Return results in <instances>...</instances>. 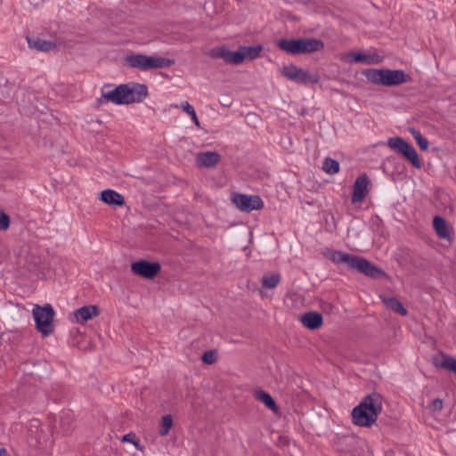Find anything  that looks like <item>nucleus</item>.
Listing matches in <instances>:
<instances>
[{"mask_svg": "<svg viewBox=\"0 0 456 456\" xmlns=\"http://www.w3.org/2000/svg\"><path fill=\"white\" fill-rule=\"evenodd\" d=\"M381 411L382 396L379 393H371L353 409V423L360 427H370L376 422Z\"/></svg>", "mask_w": 456, "mask_h": 456, "instance_id": "1", "label": "nucleus"}, {"mask_svg": "<svg viewBox=\"0 0 456 456\" xmlns=\"http://www.w3.org/2000/svg\"><path fill=\"white\" fill-rule=\"evenodd\" d=\"M277 46L289 53H311L323 49L324 44L322 40L316 38H297V39H281L277 42Z\"/></svg>", "mask_w": 456, "mask_h": 456, "instance_id": "2", "label": "nucleus"}, {"mask_svg": "<svg viewBox=\"0 0 456 456\" xmlns=\"http://www.w3.org/2000/svg\"><path fill=\"white\" fill-rule=\"evenodd\" d=\"M175 63L174 60L159 57L147 56L142 53L127 55L125 58V64L132 69L147 71L153 69L169 68Z\"/></svg>", "mask_w": 456, "mask_h": 456, "instance_id": "3", "label": "nucleus"}, {"mask_svg": "<svg viewBox=\"0 0 456 456\" xmlns=\"http://www.w3.org/2000/svg\"><path fill=\"white\" fill-rule=\"evenodd\" d=\"M32 314L36 322L37 330L44 336L51 335L54 327L53 324L54 317V310L49 304L40 306L36 305L33 308Z\"/></svg>", "mask_w": 456, "mask_h": 456, "instance_id": "4", "label": "nucleus"}, {"mask_svg": "<svg viewBox=\"0 0 456 456\" xmlns=\"http://www.w3.org/2000/svg\"><path fill=\"white\" fill-rule=\"evenodd\" d=\"M387 145L394 151L403 155L414 167L421 168L422 163L415 148L402 137L395 136L387 140Z\"/></svg>", "mask_w": 456, "mask_h": 456, "instance_id": "5", "label": "nucleus"}, {"mask_svg": "<svg viewBox=\"0 0 456 456\" xmlns=\"http://www.w3.org/2000/svg\"><path fill=\"white\" fill-rule=\"evenodd\" d=\"M281 73L286 78L297 84H316L319 81V76L317 74L297 68L294 64L282 67Z\"/></svg>", "mask_w": 456, "mask_h": 456, "instance_id": "6", "label": "nucleus"}, {"mask_svg": "<svg viewBox=\"0 0 456 456\" xmlns=\"http://www.w3.org/2000/svg\"><path fill=\"white\" fill-rule=\"evenodd\" d=\"M349 269L356 270L357 272L370 278H379L385 275V273L371 262L363 256L354 255H353L351 263H349Z\"/></svg>", "mask_w": 456, "mask_h": 456, "instance_id": "7", "label": "nucleus"}, {"mask_svg": "<svg viewBox=\"0 0 456 456\" xmlns=\"http://www.w3.org/2000/svg\"><path fill=\"white\" fill-rule=\"evenodd\" d=\"M161 266L159 262H150L145 259L134 262L131 265V272L142 278L151 280L160 272Z\"/></svg>", "mask_w": 456, "mask_h": 456, "instance_id": "8", "label": "nucleus"}, {"mask_svg": "<svg viewBox=\"0 0 456 456\" xmlns=\"http://www.w3.org/2000/svg\"><path fill=\"white\" fill-rule=\"evenodd\" d=\"M233 202L241 211L251 212L264 208V201L257 195L237 194Z\"/></svg>", "mask_w": 456, "mask_h": 456, "instance_id": "9", "label": "nucleus"}, {"mask_svg": "<svg viewBox=\"0 0 456 456\" xmlns=\"http://www.w3.org/2000/svg\"><path fill=\"white\" fill-rule=\"evenodd\" d=\"M128 92L126 90V84L119 85L108 92L102 90V96L97 100V103L100 105L103 102H111L118 105L127 104L126 96Z\"/></svg>", "mask_w": 456, "mask_h": 456, "instance_id": "10", "label": "nucleus"}, {"mask_svg": "<svg viewBox=\"0 0 456 456\" xmlns=\"http://www.w3.org/2000/svg\"><path fill=\"white\" fill-rule=\"evenodd\" d=\"M208 55L214 59H223L227 63L240 64L243 62V56L238 51H231L225 46H217L210 50Z\"/></svg>", "mask_w": 456, "mask_h": 456, "instance_id": "11", "label": "nucleus"}, {"mask_svg": "<svg viewBox=\"0 0 456 456\" xmlns=\"http://www.w3.org/2000/svg\"><path fill=\"white\" fill-rule=\"evenodd\" d=\"M411 77L402 69H384L383 86H395L411 82Z\"/></svg>", "mask_w": 456, "mask_h": 456, "instance_id": "12", "label": "nucleus"}, {"mask_svg": "<svg viewBox=\"0 0 456 456\" xmlns=\"http://www.w3.org/2000/svg\"><path fill=\"white\" fill-rule=\"evenodd\" d=\"M370 180L366 174L359 175L353 185L352 202L358 203L363 200L368 194V186Z\"/></svg>", "mask_w": 456, "mask_h": 456, "instance_id": "13", "label": "nucleus"}, {"mask_svg": "<svg viewBox=\"0 0 456 456\" xmlns=\"http://www.w3.org/2000/svg\"><path fill=\"white\" fill-rule=\"evenodd\" d=\"M128 94L126 103L142 102L148 96V87L144 84L131 83L126 84Z\"/></svg>", "mask_w": 456, "mask_h": 456, "instance_id": "14", "label": "nucleus"}, {"mask_svg": "<svg viewBox=\"0 0 456 456\" xmlns=\"http://www.w3.org/2000/svg\"><path fill=\"white\" fill-rule=\"evenodd\" d=\"M301 323L311 330L321 328L323 324L322 315L315 311H310L302 314L299 318Z\"/></svg>", "mask_w": 456, "mask_h": 456, "instance_id": "15", "label": "nucleus"}, {"mask_svg": "<svg viewBox=\"0 0 456 456\" xmlns=\"http://www.w3.org/2000/svg\"><path fill=\"white\" fill-rule=\"evenodd\" d=\"M100 314V309L96 305H85L74 312V316L78 323H85Z\"/></svg>", "mask_w": 456, "mask_h": 456, "instance_id": "16", "label": "nucleus"}, {"mask_svg": "<svg viewBox=\"0 0 456 456\" xmlns=\"http://www.w3.org/2000/svg\"><path fill=\"white\" fill-rule=\"evenodd\" d=\"M220 160V154L214 151L200 152L196 158L197 165L200 167H215Z\"/></svg>", "mask_w": 456, "mask_h": 456, "instance_id": "17", "label": "nucleus"}, {"mask_svg": "<svg viewBox=\"0 0 456 456\" xmlns=\"http://www.w3.org/2000/svg\"><path fill=\"white\" fill-rule=\"evenodd\" d=\"M100 200L103 201L105 204L110 206L121 207L125 204L124 196L111 189H106L102 191L101 192Z\"/></svg>", "mask_w": 456, "mask_h": 456, "instance_id": "18", "label": "nucleus"}, {"mask_svg": "<svg viewBox=\"0 0 456 456\" xmlns=\"http://www.w3.org/2000/svg\"><path fill=\"white\" fill-rule=\"evenodd\" d=\"M433 226L439 238L451 240L450 228L444 218L436 216L433 219Z\"/></svg>", "mask_w": 456, "mask_h": 456, "instance_id": "19", "label": "nucleus"}, {"mask_svg": "<svg viewBox=\"0 0 456 456\" xmlns=\"http://www.w3.org/2000/svg\"><path fill=\"white\" fill-rule=\"evenodd\" d=\"M382 302L384 305L390 310L394 311L395 313L402 315L406 316L408 314L407 309L403 305V304L394 297H380Z\"/></svg>", "mask_w": 456, "mask_h": 456, "instance_id": "20", "label": "nucleus"}, {"mask_svg": "<svg viewBox=\"0 0 456 456\" xmlns=\"http://www.w3.org/2000/svg\"><path fill=\"white\" fill-rule=\"evenodd\" d=\"M28 46L41 52H48L55 49L56 44L50 40L28 37Z\"/></svg>", "mask_w": 456, "mask_h": 456, "instance_id": "21", "label": "nucleus"}, {"mask_svg": "<svg viewBox=\"0 0 456 456\" xmlns=\"http://www.w3.org/2000/svg\"><path fill=\"white\" fill-rule=\"evenodd\" d=\"M362 74L370 83L383 86L384 69H367L362 71Z\"/></svg>", "mask_w": 456, "mask_h": 456, "instance_id": "22", "label": "nucleus"}, {"mask_svg": "<svg viewBox=\"0 0 456 456\" xmlns=\"http://www.w3.org/2000/svg\"><path fill=\"white\" fill-rule=\"evenodd\" d=\"M262 51L263 46L261 45L252 46H240L239 48V52L243 56V61L247 59L255 60L260 55Z\"/></svg>", "mask_w": 456, "mask_h": 456, "instance_id": "23", "label": "nucleus"}, {"mask_svg": "<svg viewBox=\"0 0 456 456\" xmlns=\"http://www.w3.org/2000/svg\"><path fill=\"white\" fill-rule=\"evenodd\" d=\"M255 397L257 401L263 403L268 409L276 411L278 410L277 404L273 398L264 390H256L255 392Z\"/></svg>", "mask_w": 456, "mask_h": 456, "instance_id": "24", "label": "nucleus"}, {"mask_svg": "<svg viewBox=\"0 0 456 456\" xmlns=\"http://www.w3.org/2000/svg\"><path fill=\"white\" fill-rule=\"evenodd\" d=\"M357 439L354 436H344L339 438L338 443V450L345 452H354Z\"/></svg>", "mask_w": 456, "mask_h": 456, "instance_id": "25", "label": "nucleus"}, {"mask_svg": "<svg viewBox=\"0 0 456 456\" xmlns=\"http://www.w3.org/2000/svg\"><path fill=\"white\" fill-rule=\"evenodd\" d=\"M353 255L344 253L340 250H332L329 256V258L335 264H346L349 267Z\"/></svg>", "mask_w": 456, "mask_h": 456, "instance_id": "26", "label": "nucleus"}, {"mask_svg": "<svg viewBox=\"0 0 456 456\" xmlns=\"http://www.w3.org/2000/svg\"><path fill=\"white\" fill-rule=\"evenodd\" d=\"M351 61L362 62L366 64L379 63L380 59L378 55H368L362 53H353L350 54Z\"/></svg>", "mask_w": 456, "mask_h": 456, "instance_id": "27", "label": "nucleus"}, {"mask_svg": "<svg viewBox=\"0 0 456 456\" xmlns=\"http://www.w3.org/2000/svg\"><path fill=\"white\" fill-rule=\"evenodd\" d=\"M281 281L279 273H266L262 277V286L265 289H274Z\"/></svg>", "mask_w": 456, "mask_h": 456, "instance_id": "28", "label": "nucleus"}, {"mask_svg": "<svg viewBox=\"0 0 456 456\" xmlns=\"http://www.w3.org/2000/svg\"><path fill=\"white\" fill-rule=\"evenodd\" d=\"M322 169L330 175H335L339 172V163L334 159L327 157L323 160Z\"/></svg>", "mask_w": 456, "mask_h": 456, "instance_id": "29", "label": "nucleus"}, {"mask_svg": "<svg viewBox=\"0 0 456 456\" xmlns=\"http://www.w3.org/2000/svg\"><path fill=\"white\" fill-rule=\"evenodd\" d=\"M411 134L415 139L417 144L422 151H426L428 148V141L427 138H425L421 133L415 128H411Z\"/></svg>", "mask_w": 456, "mask_h": 456, "instance_id": "30", "label": "nucleus"}, {"mask_svg": "<svg viewBox=\"0 0 456 456\" xmlns=\"http://www.w3.org/2000/svg\"><path fill=\"white\" fill-rule=\"evenodd\" d=\"M172 425H173V419L171 417V415H165L162 417L161 419V422H160V429L159 431V435L161 436H165L168 434L170 428H172Z\"/></svg>", "mask_w": 456, "mask_h": 456, "instance_id": "31", "label": "nucleus"}, {"mask_svg": "<svg viewBox=\"0 0 456 456\" xmlns=\"http://www.w3.org/2000/svg\"><path fill=\"white\" fill-rule=\"evenodd\" d=\"M440 366L452 371L456 366V359L450 355H443V362Z\"/></svg>", "mask_w": 456, "mask_h": 456, "instance_id": "32", "label": "nucleus"}, {"mask_svg": "<svg viewBox=\"0 0 456 456\" xmlns=\"http://www.w3.org/2000/svg\"><path fill=\"white\" fill-rule=\"evenodd\" d=\"M10 216L0 208V232L6 231L10 227Z\"/></svg>", "mask_w": 456, "mask_h": 456, "instance_id": "33", "label": "nucleus"}, {"mask_svg": "<svg viewBox=\"0 0 456 456\" xmlns=\"http://www.w3.org/2000/svg\"><path fill=\"white\" fill-rule=\"evenodd\" d=\"M201 359H202L203 362H205L207 364H212V363L216 362V352L212 351V350L206 351L202 354Z\"/></svg>", "mask_w": 456, "mask_h": 456, "instance_id": "34", "label": "nucleus"}, {"mask_svg": "<svg viewBox=\"0 0 456 456\" xmlns=\"http://www.w3.org/2000/svg\"><path fill=\"white\" fill-rule=\"evenodd\" d=\"M443 400L439 398L434 399L428 406L429 410L433 412H440L443 410Z\"/></svg>", "mask_w": 456, "mask_h": 456, "instance_id": "35", "label": "nucleus"}, {"mask_svg": "<svg viewBox=\"0 0 456 456\" xmlns=\"http://www.w3.org/2000/svg\"><path fill=\"white\" fill-rule=\"evenodd\" d=\"M181 108L183 109V110L187 113L189 116H191L192 114H194L196 111L193 108L192 105H191L188 102H183L181 103Z\"/></svg>", "mask_w": 456, "mask_h": 456, "instance_id": "36", "label": "nucleus"}, {"mask_svg": "<svg viewBox=\"0 0 456 456\" xmlns=\"http://www.w3.org/2000/svg\"><path fill=\"white\" fill-rule=\"evenodd\" d=\"M123 442H129L134 444L136 447L138 446V442L135 439V435L134 433L126 434L122 438Z\"/></svg>", "mask_w": 456, "mask_h": 456, "instance_id": "37", "label": "nucleus"}, {"mask_svg": "<svg viewBox=\"0 0 456 456\" xmlns=\"http://www.w3.org/2000/svg\"><path fill=\"white\" fill-rule=\"evenodd\" d=\"M191 119L192 121L194 122V124L197 126H200V121H199V118L197 117V114L196 112L194 114H192L191 116Z\"/></svg>", "mask_w": 456, "mask_h": 456, "instance_id": "38", "label": "nucleus"}, {"mask_svg": "<svg viewBox=\"0 0 456 456\" xmlns=\"http://www.w3.org/2000/svg\"><path fill=\"white\" fill-rule=\"evenodd\" d=\"M6 455H7L6 449L4 447L0 448V456H6Z\"/></svg>", "mask_w": 456, "mask_h": 456, "instance_id": "39", "label": "nucleus"}, {"mask_svg": "<svg viewBox=\"0 0 456 456\" xmlns=\"http://www.w3.org/2000/svg\"><path fill=\"white\" fill-rule=\"evenodd\" d=\"M301 2L305 3V4H309L312 2V0H301Z\"/></svg>", "mask_w": 456, "mask_h": 456, "instance_id": "40", "label": "nucleus"}, {"mask_svg": "<svg viewBox=\"0 0 456 456\" xmlns=\"http://www.w3.org/2000/svg\"><path fill=\"white\" fill-rule=\"evenodd\" d=\"M452 371L456 374V365H455V368H454V370Z\"/></svg>", "mask_w": 456, "mask_h": 456, "instance_id": "41", "label": "nucleus"}]
</instances>
